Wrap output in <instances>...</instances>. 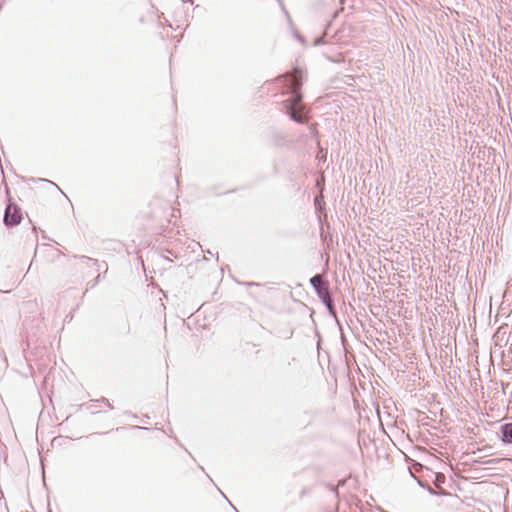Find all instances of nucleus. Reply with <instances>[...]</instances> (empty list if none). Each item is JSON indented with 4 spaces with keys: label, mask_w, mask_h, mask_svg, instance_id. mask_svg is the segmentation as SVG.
Listing matches in <instances>:
<instances>
[{
    "label": "nucleus",
    "mask_w": 512,
    "mask_h": 512,
    "mask_svg": "<svg viewBox=\"0 0 512 512\" xmlns=\"http://www.w3.org/2000/svg\"><path fill=\"white\" fill-rule=\"evenodd\" d=\"M285 83L290 94L289 98L283 101L286 114L291 120L299 124H305L308 121L306 108L302 102L301 92L302 75L301 70L296 68L285 77Z\"/></svg>",
    "instance_id": "1"
},
{
    "label": "nucleus",
    "mask_w": 512,
    "mask_h": 512,
    "mask_svg": "<svg viewBox=\"0 0 512 512\" xmlns=\"http://www.w3.org/2000/svg\"><path fill=\"white\" fill-rule=\"evenodd\" d=\"M22 220L21 208L9 198L4 211L3 223L6 227L12 228L20 224Z\"/></svg>",
    "instance_id": "2"
},
{
    "label": "nucleus",
    "mask_w": 512,
    "mask_h": 512,
    "mask_svg": "<svg viewBox=\"0 0 512 512\" xmlns=\"http://www.w3.org/2000/svg\"><path fill=\"white\" fill-rule=\"evenodd\" d=\"M310 284L314 288L317 296L321 301L332 296L329 288V283L324 279L321 274H315L310 278Z\"/></svg>",
    "instance_id": "3"
},
{
    "label": "nucleus",
    "mask_w": 512,
    "mask_h": 512,
    "mask_svg": "<svg viewBox=\"0 0 512 512\" xmlns=\"http://www.w3.org/2000/svg\"><path fill=\"white\" fill-rule=\"evenodd\" d=\"M499 437L504 444H512V423H505L500 426Z\"/></svg>",
    "instance_id": "4"
},
{
    "label": "nucleus",
    "mask_w": 512,
    "mask_h": 512,
    "mask_svg": "<svg viewBox=\"0 0 512 512\" xmlns=\"http://www.w3.org/2000/svg\"><path fill=\"white\" fill-rule=\"evenodd\" d=\"M322 303L325 305V307L327 308L328 310V313L335 317L336 316V310H335V304H334V299L333 297H329L325 300L322 301Z\"/></svg>",
    "instance_id": "5"
},
{
    "label": "nucleus",
    "mask_w": 512,
    "mask_h": 512,
    "mask_svg": "<svg viewBox=\"0 0 512 512\" xmlns=\"http://www.w3.org/2000/svg\"><path fill=\"white\" fill-rule=\"evenodd\" d=\"M73 258L79 259L82 262L85 263H91L93 265H100L99 260L85 256V255H73Z\"/></svg>",
    "instance_id": "6"
},
{
    "label": "nucleus",
    "mask_w": 512,
    "mask_h": 512,
    "mask_svg": "<svg viewBox=\"0 0 512 512\" xmlns=\"http://www.w3.org/2000/svg\"><path fill=\"white\" fill-rule=\"evenodd\" d=\"M100 278H101V274H98L94 279L90 280L87 283L88 288H90V289L94 288L99 283Z\"/></svg>",
    "instance_id": "7"
},
{
    "label": "nucleus",
    "mask_w": 512,
    "mask_h": 512,
    "mask_svg": "<svg viewBox=\"0 0 512 512\" xmlns=\"http://www.w3.org/2000/svg\"><path fill=\"white\" fill-rule=\"evenodd\" d=\"M79 407H80V408L85 407L88 411H90V412H91V414H96V413H98V411H97V409H96V406H95V405H93V404H91V403H90V404H82V405H80Z\"/></svg>",
    "instance_id": "8"
},
{
    "label": "nucleus",
    "mask_w": 512,
    "mask_h": 512,
    "mask_svg": "<svg viewBox=\"0 0 512 512\" xmlns=\"http://www.w3.org/2000/svg\"><path fill=\"white\" fill-rule=\"evenodd\" d=\"M323 44H325V37H324V35L320 36V37H316L314 39V42H313L314 46H320V45H323Z\"/></svg>",
    "instance_id": "9"
},
{
    "label": "nucleus",
    "mask_w": 512,
    "mask_h": 512,
    "mask_svg": "<svg viewBox=\"0 0 512 512\" xmlns=\"http://www.w3.org/2000/svg\"><path fill=\"white\" fill-rule=\"evenodd\" d=\"M99 401H101V402L105 403V404L109 407V409H113V408H114V407L111 405V403L109 402V400H108L107 398H105V397H102L101 399L96 400V402H99Z\"/></svg>",
    "instance_id": "10"
},
{
    "label": "nucleus",
    "mask_w": 512,
    "mask_h": 512,
    "mask_svg": "<svg viewBox=\"0 0 512 512\" xmlns=\"http://www.w3.org/2000/svg\"><path fill=\"white\" fill-rule=\"evenodd\" d=\"M99 263H100V265H96L98 267V269L105 267L104 274L107 273V271H108L107 263L105 261H99Z\"/></svg>",
    "instance_id": "11"
},
{
    "label": "nucleus",
    "mask_w": 512,
    "mask_h": 512,
    "mask_svg": "<svg viewBox=\"0 0 512 512\" xmlns=\"http://www.w3.org/2000/svg\"><path fill=\"white\" fill-rule=\"evenodd\" d=\"M245 286H260V283L257 282H244Z\"/></svg>",
    "instance_id": "12"
},
{
    "label": "nucleus",
    "mask_w": 512,
    "mask_h": 512,
    "mask_svg": "<svg viewBox=\"0 0 512 512\" xmlns=\"http://www.w3.org/2000/svg\"><path fill=\"white\" fill-rule=\"evenodd\" d=\"M41 181H44V182L50 183V184L54 185V186H55L59 191H61V189H60V188H59V187H58L54 182H52V181H50V180H47V179H41Z\"/></svg>",
    "instance_id": "13"
},
{
    "label": "nucleus",
    "mask_w": 512,
    "mask_h": 512,
    "mask_svg": "<svg viewBox=\"0 0 512 512\" xmlns=\"http://www.w3.org/2000/svg\"><path fill=\"white\" fill-rule=\"evenodd\" d=\"M296 37L300 42L304 43L305 39L303 36H301L300 34H296Z\"/></svg>",
    "instance_id": "14"
},
{
    "label": "nucleus",
    "mask_w": 512,
    "mask_h": 512,
    "mask_svg": "<svg viewBox=\"0 0 512 512\" xmlns=\"http://www.w3.org/2000/svg\"><path fill=\"white\" fill-rule=\"evenodd\" d=\"M296 37L300 42L304 43L305 39L303 36H301L300 34H296Z\"/></svg>",
    "instance_id": "15"
},
{
    "label": "nucleus",
    "mask_w": 512,
    "mask_h": 512,
    "mask_svg": "<svg viewBox=\"0 0 512 512\" xmlns=\"http://www.w3.org/2000/svg\"><path fill=\"white\" fill-rule=\"evenodd\" d=\"M146 1H147V3L150 5V7H151V9H152V10H155V9H156V8H155V6L151 3V1H150V0H146Z\"/></svg>",
    "instance_id": "16"
},
{
    "label": "nucleus",
    "mask_w": 512,
    "mask_h": 512,
    "mask_svg": "<svg viewBox=\"0 0 512 512\" xmlns=\"http://www.w3.org/2000/svg\"><path fill=\"white\" fill-rule=\"evenodd\" d=\"M280 140H281V139H280V138H278V137H277V138H275V145H276V146H279V145H280Z\"/></svg>",
    "instance_id": "17"
},
{
    "label": "nucleus",
    "mask_w": 512,
    "mask_h": 512,
    "mask_svg": "<svg viewBox=\"0 0 512 512\" xmlns=\"http://www.w3.org/2000/svg\"><path fill=\"white\" fill-rule=\"evenodd\" d=\"M280 5L282 6V10L285 11V13L287 14V11L285 10V7L283 6L282 2L280 0H278Z\"/></svg>",
    "instance_id": "18"
},
{
    "label": "nucleus",
    "mask_w": 512,
    "mask_h": 512,
    "mask_svg": "<svg viewBox=\"0 0 512 512\" xmlns=\"http://www.w3.org/2000/svg\"><path fill=\"white\" fill-rule=\"evenodd\" d=\"M136 429H146L145 427L135 426Z\"/></svg>",
    "instance_id": "19"
},
{
    "label": "nucleus",
    "mask_w": 512,
    "mask_h": 512,
    "mask_svg": "<svg viewBox=\"0 0 512 512\" xmlns=\"http://www.w3.org/2000/svg\"><path fill=\"white\" fill-rule=\"evenodd\" d=\"M231 506L233 507V510H235V512H238V509H236V507H234L232 504Z\"/></svg>",
    "instance_id": "20"
},
{
    "label": "nucleus",
    "mask_w": 512,
    "mask_h": 512,
    "mask_svg": "<svg viewBox=\"0 0 512 512\" xmlns=\"http://www.w3.org/2000/svg\"><path fill=\"white\" fill-rule=\"evenodd\" d=\"M231 506L233 507V510H235V512H238V509H236V507H234L232 504Z\"/></svg>",
    "instance_id": "21"
},
{
    "label": "nucleus",
    "mask_w": 512,
    "mask_h": 512,
    "mask_svg": "<svg viewBox=\"0 0 512 512\" xmlns=\"http://www.w3.org/2000/svg\"><path fill=\"white\" fill-rule=\"evenodd\" d=\"M222 495H223V497H225V500H228V497H226V494L222 493Z\"/></svg>",
    "instance_id": "22"
},
{
    "label": "nucleus",
    "mask_w": 512,
    "mask_h": 512,
    "mask_svg": "<svg viewBox=\"0 0 512 512\" xmlns=\"http://www.w3.org/2000/svg\"><path fill=\"white\" fill-rule=\"evenodd\" d=\"M222 495H223V497H225V500H228V497H226V494L222 493Z\"/></svg>",
    "instance_id": "23"
},
{
    "label": "nucleus",
    "mask_w": 512,
    "mask_h": 512,
    "mask_svg": "<svg viewBox=\"0 0 512 512\" xmlns=\"http://www.w3.org/2000/svg\"><path fill=\"white\" fill-rule=\"evenodd\" d=\"M2 5H3V3H2V1H0V9L2 8Z\"/></svg>",
    "instance_id": "24"
}]
</instances>
